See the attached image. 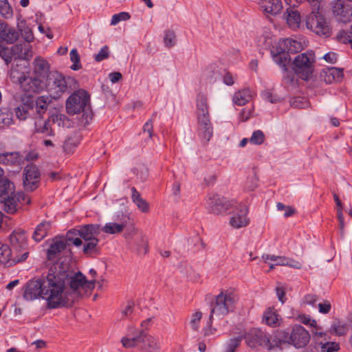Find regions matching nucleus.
<instances>
[{
	"instance_id": "nucleus-16",
	"label": "nucleus",
	"mask_w": 352,
	"mask_h": 352,
	"mask_svg": "<svg viewBox=\"0 0 352 352\" xmlns=\"http://www.w3.org/2000/svg\"><path fill=\"white\" fill-rule=\"evenodd\" d=\"M66 118V116L63 114H53L45 120L43 124H36L35 130L36 132L42 133L46 136H54V131L52 129V124L58 123L60 126Z\"/></svg>"
},
{
	"instance_id": "nucleus-57",
	"label": "nucleus",
	"mask_w": 352,
	"mask_h": 352,
	"mask_svg": "<svg viewBox=\"0 0 352 352\" xmlns=\"http://www.w3.org/2000/svg\"><path fill=\"white\" fill-rule=\"evenodd\" d=\"M277 209L280 211H284V216L288 217L294 214L295 210L290 206H285L283 204L278 202L276 205Z\"/></svg>"
},
{
	"instance_id": "nucleus-33",
	"label": "nucleus",
	"mask_w": 352,
	"mask_h": 352,
	"mask_svg": "<svg viewBox=\"0 0 352 352\" xmlns=\"http://www.w3.org/2000/svg\"><path fill=\"white\" fill-rule=\"evenodd\" d=\"M127 220L122 219L120 222H109L101 228V230L107 234H116L122 232L126 227Z\"/></svg>"
},
{
	"instance_id": "nucleus-35",
	"label": "nucleus",
	"mask_w": 352,
	"mask_h": 352,
	"mask_svg": "<svg viewBox=\"0 0 352 352\" xmlns=\"http://www.w3.org/2000/svg\"><path fill=\"white\" fill-rule=\"evenodd\" d=\"M21 157L17 152H7L0 154V164L6 165H19Z\"/></svg>"
},
{
	"instance_id": "nucleus-5",
	"label": "nucleus",
	"mask_w": 352,
	"mask_h": 352,
	"mask_svg": "<svg viewBox=\"0 0 352 352\" xmlns=\"http://www.w3.org/2000/svg\"><path fill=\"white\" fill-rule=\"evenodd\" d=\"M90 96L87 91L80 89L72 94L67 100L66 109L69 114L74 115L82 112V121L88 124L92 118L90 107Z\"/></svg>"
},
{
	"instance_id": "nucleus-15",
	"label": "nucleus",
	"mask_w": 352,
	"mask_h": 352,
	"mask_svg": "<svg viewBox=\"0 0 352 352\" xmlns=\"http://www.w3.org/2000/svg\"><path fill=\"white\" fill-rule=\"evenodd\" d=\"M10 242L11 245V250L14 255H19L27 252L26 248V236L25 231L21 229L14 230L10 236Z\"/></svg>"
},
{
	"instance_id": "nucleus-56",
	"label": "nucleus",
	"mask_w": 352,
	"mask_h": 352,
	"mask_svg": "<svg viewBox=\"0 0 352 352\" xmlns=\"http://www.w3.org/2000/svg\"><path fill=\"white\" fill-rule=\"evenodd\" d=\"M202 314L201 311H196L194 313L192 316L191 320H190V324L192 326V328L195 331H197L199 329V323L201 319Z\"/></svg>"
},
{
	"instance_id": "nucleus-27",
	"label": "nucleus",
	"mask_w": 352,
	"mask_h": 352,
	"mask_svg": "<svg viewBox=\"0 0 352 352\" xmlns=\"http://www.w3.org/2000/svg\"><path fill=\"white\" fill-rule=\"evenodd\" d=\"M259 4L264 12L272 15L280 13L283 9L281 0H260Z\"/></svg>"
},
{
	"instance_id": "nucleus-10",
	"label": "nucleus",
	"mask_w": 352,
	"mask_h": 352,
	"mask_svg": "<svg viewBox=\"0 0 352 352\" xmlns=\"http://www.w3.org/2000/svg\"><path fill=\"white\" fill-rule=\"evenodd\" d=\"M208 211L215 215H223L232 208V204L225 197L216 194L208 195L206 199Z\"/></svg>"
},
{
	"instance_id": "nucleus-36",
	"label": "nucleus",
	"mask_w": 352,
	"mask_h": 352,
	"mask_svg": "<svg viewBox=\"0 0 352 352\" xmlns=\"http://www.w3.org/2000/svg\"><path fill=\"white\" fill-rule=\"evenodd\" d=\"M252 97V91L249 89H243L234 94L232 100L236 104L242 106L250 101Z\"/></svg>"
},
{
	"instance_id": "nucleus-50",
	"label": "nucleus",
	"mask_w": 352,
	"mask_h": 352,
	"mask_svg": "<svg viewBox=\"0 0 352 352\" xmlns=\"http://www.w3.org/2000/svg\"><path fill=\"white\" fill-rule=\"evenodd\" d=\"M332 329L336 335L340 336L346 334L347 331V327L344 322L337 321L333 324Z\"/></svg>"
},
{
	"instance_id": "nucleus-3",
	"label": "nucleus",
	"mask_w": 352,
	"mask_h": 352,
	"mask_svg": "<svg viewBox=\"0 0 352 352\" xmlns=\"http://www.w3.org/2000/svg\"><path fill=\"white\" fill-rule=\"evenodd\" d=\"M30 203V199L23 192L15 193L14 185L6 177H0V204L3 210L10 214H15L19 204Z\"/></svg>"
},
{
	"instance_id": "nucleus-31",
	"label": "nucleus",
	"mask_w": 352,
	"mask_h": 352,
	"mask_svg": "<svg viewBox=\"0 0 352 352\" xmlns=\"http://www.w3.org/2000/svg\"><path fill=\"white\" fill-rule=\"evenodd\" d=\"M280 317L274 307L267 308L263 313L262 322L270 327H278Z\"/></svg>"
},
{
	"instance_id": "nucleus-63",
	"label": "nucleus",
	"mask_w": 352,
	"mask_h": 352,
	"mask_svg": "<svg viewBox=\"0 0 352 352\" xmlns=\"http://www.w3.org/2000/svg\"><path fill=\"white\" fill-rule=\"evenodd\" d=\"M299 321L302 323L310 325L311 327H314L316 324V321L315 320H311L310 316L309 315L302 314L298 316Z\"/></svg>"
},
{
	"instance_id": "nucleus-55",
	"label": "nucleus",
	"mask_w": 352,
	"mask_h": 352,
	"mask_svg": "<svg viewBox=\"0 0 352 352\" xmlns=\"http://www.w3.org/2000/svg\"><path fill=\"white\" fill-rule=\"evenodd\" d=\"M331 75V71H329L328 68L324 69L320 74V80L324 82L326 84H331L334 82V77Z\"/></svg>"
},
{
	"instance_id": "nucleus-18",
	"label": "nucleus",
	"mask_w": 352,
	"mask_h": 352,
	"mask_svg": "<svg viewBox=\"0 0 352 352\" xmlns=\"http://www.w3.org/2000/svg\"><path fill=\"white\" fill-rule=\"evenodd\" d=\"M144 330L134 329L121 340V343L124 348L140 347L144 336Z\"/></svg>"
},
{
	"instance_id": "nucleus-64",
	"label": "nucleus",
	"mask_w": 352,
	"mask_h": 352,
	"mask_svg": "<svg viewBox=\"0 0 352 352\" xmlns=\"http://www.w3.org/2000/svg\"><path fill=\"white\" fill-rule=\"evenodd\" d=\"M302 300L305 304L314 305L318 300V296L315 294H308L304 296Z\"/></svg>"
},
{
	"instance_id": "nucleus-6",
	"label": "nucleus",
	"mask_w": 352,
	"mask_h": 352,
	"mask_svg": "<svg viewBox=\"0 0 352 352\" xmlns=\"http://www.w3.org/2000/svg\"><path fill=\"white\" fill-rule=\"evenodd\" d=\"M237 300L236 296L232 292H221L218 294L215 300L211 304V313L209 317V326L211 325L214 316L222 318L229 312L234 311L235 303Z\"/></svg>"
},
{
	"instance_id": "nucleus-60",
	"label": "nucleus",
	"mask_w": 352,
	"mask_h": 352,
	"mask_svg": "<svg viewBox=\"0 0 352 352\" xmlns=\"http://www.w3.org/2000/svg\"><path fill=\"white\" fill-rule=\"evenodd\" d=\"M338 344L335 342H326L321 346V352H334L338 350Z\"/></svg>"
},
{
	"instance_id": "nucleus-8",
	"label": "nucleus",
	"mask_w": 352,
	"mask_h": 352,
	"mask_svg": "<svg viewBox=\"0 0 352 352\" xmlns=\"http://www.w3.org/2000/svg\"><path fill=\"white\" fill-rule=\"evenodd\" d=\"M244 338L247 344L251 348L259 345L270 350L278 346L280 344V342L259 329L251 331L244 336Z\"/></svg>"
},
{
	"instance_id": "nucleus-39",
	"label": "nucleus",
	"mask_w": 352,
	"mask_h": 352,
	"mask_svg": "<svg viewBox=\"0 0 352 352\" xmlns=\"http://www.w3.org/2000/svg\"><path fill=\"white\" fill-rule=\"evenodd\" d=\"M273 261L276 266H288L298 270L302 267V263L300 261L286 256H274Z\"/></svg>"
},
{
	"instance_id": "nucleus-32",
	"label": "nucleus",
	"mask_w": 352,
	"mask_h": 352,
	"mask_svg": "<svg viewBox=\"0 0 352 352\" xmlns=\"http://www.w3.org/2000/svg\"><path fill=\"white\" fill-rule=\"evenodd\" d=\"M272 56L274 61L278 64L280 67L283 68L285 71L287 70V65L289 63L291 58L288 52L285 50H281L278 47L276 50L272 51Z\"/></svg>"
},
{
	"instance_id": "nucleus-9",
	"label": "nucleus",
	"mask_w": 352,
	"mask_h": 352,
	"mask_svg": "<svg viewBox=\"0 0 352 352\" xmlns=\"http://www.w3.org/2000/svg\"><path fill=\"white\" fill-rule=\"evenodd\" d=\"M318 10H313L307 16V28L318 35L328 37L331 34V28L326 19Z\"/></svg>"
},
{
	"instance_id": "nucleus-34",
	"label": "nucleus",
	"mask_w": 352,
	"mask_h": 352,
	"mask_svg": "<svg viewBox=\"0 0 352 352\" xmlns=\"http://www.w3.org/2000/svg\"><path fill=\"white\" fill-rule=\"evenodd\" d=\"M50 228L51 223L50 221H44L41 222L35 228L32 239L36 242L42 241L47 235Z\"/></svg>"
},
{
	"instance_id": "nucleus-26",
	"label": "nucleus",
	"mask_w": 352,
	"mask_h": 352,
	"mask_svg": "<svg viewBox=\"0 0 352 352\" xmlns=\"http://www.w3.org/2000/svg\"><path fill=\"white\" fill-rule=\"evenodd\" d=\"M284 17L291 29L296 30L300 28L301 17L300 12L295 8H288L284 13Z\"/></svg>"
},
{
	"instance_id": "nucleus-21",
	"label": "nucleus",
	"mask_w": 352,
	"mask_h": 352,
	"mask_svg": "<svg viewBox=\"0 0 352 352\" xmlns=\"http://www.w3.org/2000/svg\"><path fill=\"white\" fill-rule=\"evenodd\" d=\"M19 37L18 32L8 23L0 21V41L13 43Z\"/></svg>"
},
{
	"instance_id": "nucleus-54",
	"label": "nucleus",
	"mask_w": 352,
	"mask_h": 352,
	"mask_svg": "<svg viewBox=\"0 0 352 352\" xmlns=\"http://www.w3.org/2000/svg\"><path fill=\"white\" fill-rule=\"evenodd\" d=\"M337 38L339 40L340 42L343 43H350L351 46L352 47V33L351 30H350V32H346L344 31L340 32L338 35Z\"/></svg>"
},
{
	"instance_id": "nucleus-40",
	"label": "nucleus",
	"mask_w": 352,
	"mask_h": 352,
	"mask_svg": "<svg viewBox=\"0 0 352 352\" xmlns=\"http://www.w3.org/2000/svg\"><path fill=\"white\" fill-rule=\"evenodd\" d=\"M131 199L133 202L137 206L139 210L142 212L146 213L149 211L148 203L142 198L140 194L138 192L135 187L131 188Z\"/></svg>"
},
{
	"instance_id": "nucleus-43",
	"label": "nucleus",
	"mask_w": 352,
	"mask_h": 352,
	"mask_svg": "<svg viewBox=\"0 0 352 352\" xmlns=\"http://www.w3.org/2000/svg\"><path fill=\"white\" fill-rule=\"evenodd\" d=\"M65 241L72 243L76 247L82 245V241L81 239V234H80V228L69 230L67 232Z\"/></svg>"
},
{
	"instance_id": "nucleus-37",
	"label": "nucleus",
	"mask_w": 352,
	"mask_h": 352,
	"mask_svg": "<svg viewBox=\"0 0 352 352\" xmlns=\"http://www.w3.org/2000/svg\"><path fill=\"white\" fill-rule=\"evenodd\" d=\"M81 140L80 135L76 133L69 135L64 142L63 148L65 153L71 154L78 146Z\"/></svg>"
},
{
	"instance_id": "nucleus-42",
	"label": "nucleus",
	"mask_w": 352,
	"mask_h": 352,
	"mask_svg": "<svg viewBox=\"0 0 352 352\" xmlns=\"http://www.w3.org/2000/svg\"><path fill=\"white\" fill-rule=\"evenodd\" d=\"M197 118L201 116H208L207 98L204 94H198L197 99Z\"/></svg>"
},
{
	"instance_id": "nucleus-45",
	"label": "nucleus",
	"mask_w": 352,
	"mask_h": 352,
	"mask_svg": "<svg viewBox=\"0 0 352 352\" xmlns=\"http://www.w3.org/2000/svg\"><path fill=\"white\" fill-rule=\"evenodd\" d=\"M12 123V114L8 111L0 109V128L9 126Z\"/></svg>"
},
{
	"instance_id": "nucleus-28",
	"label": "nucleus",
	"mask_w": 352,
	"mask_h": 352,
	"mask_svg": "<svg viewBox=\"0 0 352 352\" xmlns=\"http://www.w3.org/2000/svg\"><path fill=\"white\" fill-rule=\"evenodd\" d=\"M199 130L200 135L204 140L208 142L212 135V126L208 116H201L198 118Z\"/></svg>"
},
{
	"instance_id": "nucleus-7",
	"label": "nucleus",
	"mask_w": 352,
	"mask_h": 352,
	"mask_svg": "<svg viewBox=\"0 0 352 352\" xmlns=\"http://www.w3.org/2000/svg\"><path fill=\"white\" fill-rule=\"evenodd\" d=\"M315 56L312 52H305L296 56L293 61L295 74L302 80H308L314 71Z\"/></svg>"
},
{
	"instance_id": "nucleus-22",
	"label": "nucleus",
	"mask_w": 352,
	"mask_h": 352,
	"mask_svg": "<svg viewBox=\"0 0 352 352\" xmlns=\"http://www.w3.org/2000/svg\"><path fill=\"white\" fill-rule=\"evenodd\" d=\"M33 74L34 75L41 77L42 78H46L47 79V76L52 72L50 71V64L49 63L41 56H37L34 60L33 63Z\"/></svg>"
},
{
	"instance_id": "nucleus-46",
	"label": "nucleus",
	"mask_w": 352,
	"mask_h": 352,
	"mask_svg": "<svg viewBox=\"0 0 352 352\" xmlns=\"http://www.w3.org/2000/svg\"><path fill=\"white\" fill-rule=\"evenodd\" d=\"M0 13L6 19L12 16L13 11L8 0H0Z\"/></svg>"
},
{
	"instance_id": "nucleus-62",
	"label": "nucleus",
	"mask_w": 352,
	"mask_h": 352,
	"mask_svg": "<svg viewBox=\"0 0 352 352\" xmlns=\"http://www.w3.org/2000/svg\"><path fill=\"white\" fill-rule=\"evenodd\" d=\"M254 108H244L241 110L239 118L242 122L247 121L252 115Z\"/></svg>"
},
{
	"instance_id": "nucleus-11",
	"label": "nucleus",
	"mask_w": 352,
	"mask_h": 352,
	"mask_svg": "<svg viewBox=\"0 0 352 352\" xmlns=\"http://www.w3.org/2000/svg\"><path fill=\"white\" fill-rule=\"evenodd\" d=\"M248 208L245 205H240L232 210L229 224L234 229L247 227L250 222L248 217Z\"/></svg>"
},
{
	"instance_id": "nucleus-13",
	"label": "nucleus",
	"mask_w": 352,
	"mask_h": 352,
	"mask_svg": "<svg viewBox=\"0 0 352 352\" xmlns=\"http://www.w3.org/2000/svg\"><path fill=\"white\" fill-rule=\"evenodd\" d=\"M23 186L26 190L33 191L38 186L40 173L38 168L32 164L25 166L23 171Z\"/></svg>"
},
{
	"instance_id": "nucleus-20",
	"label": "nucleus",
	"mask_w": 352,
	"mask_h": 352,
	"mask_svg": "<svg viewBox=\"0 0 352 352\" xmlns=\"http://www.w3.org/2000/svg\"><path fill=\"white\" fill-rule=\"evenodd\" d=\"M23 84V91L30 93L40 92L45 87L43 78L35 75L34 76H28Z\"/></svg>"
},
{
	"instance_id": "nucleus-12",
	"label": "nucleus",
	"mask_w": 352,
	"mask_h": 352,
	"mask_svg": "<svg viewBox=\"0 0 352 352\" xmlns=\"http://www.w3.org/2000/svg\"><path fill=\"white\" fill-rule=\"evenodd\" d=\"M331 10L338 21L346 23L351 21L352 8L344 1H332L331 3Z\"/></svg>"
},
{
	"instance_id": "nucleus-44",
	"label": "nucleus",
	"mask_w": 352,
	"mask_h": 352,
	"mask_svg": "<svg viewBox=\"0 0 352 352\" xmlns=\"http://www.w3.org/2000/svg\"><path fill=\"white\" fill-rule=\"evenodd\" d=\"M10 79L14 83L20 85L21 87H23V83L25 81L28 76L27 74L21 72L18 69L14 68L10 71Z\"/></svg>"
},
{
	"instance_id": "nucleus-58",
	"label": "nucleus",
	"mask_w": 352,
	"mask_h": 352,
	"mask_svg": "<svg viewBox=\"0 0 352 352\" xmlns=\"http://www.w3.org/2000/svg\"><path fill=\"white\" fill-rule=\"evenodd\" d=\"M318 311L322 314H328L331 309V305L327 300H324L322 302H320L318 305Z\"/></svg>"
},
{
	"instance_id": "nucleus-41",
	"label": "nucleus",
	"mask_w": 352,
	"mask_h": 352,
	"mask_svg": "<svg viewBox=\"0 0 352 352\" xmlns=\"http://www.w3.org/2000/svg\"><path fill=\"white\" fill-rule=\"evenodd\" d=\"M15 113L16 116L21 120H25L34 114L32 109H30L28 99L16 109Z\"/></svg>"
},
{
	"instance_id": "nucleus-1",
	"label": "nucleus",
	"mask_w": 352,
	"mask_h": 352,
	"mask_svg": "<svg viewBox=\"0 0 352 352\" xmlns=\"http://www.w3.org/2000/svg\"><path fill=\"white\" fill-rule=\"evenodd\" d=\"M57 268L54 264L50 267L45 278L32 279L23 287V298L27 300L43 298L50 309L61 307L65 301L61 296V278L54 275Z\"/></svg>"
},
{
	"instance_id": "nucleus-24",
	"label": "nucleus",
	"mask_w": 352,
	"mask_h": 352,
	"mask_svg": "<svg viewBox=\"0 0 352 352\" xmlns=\"http://www.w3.org/2000/svg\"><path fill=\"white\" fill-rule=\"evenodd\" d=\"M12 56L21 60H29L32 56L31 47L28 43L16 44L11 49Z\"/></svg>"
},
{
	"instance_id": "nucleus-53",
	"label": "nucleus",
	"mask_w": 352,
	"mask_h": 352,
	"mask_svg": "<svg viewBox=\"0 0 352 352\" xmlns=\"http://www.w3.org/2000/svg\"><path fill=\"white\" fill-rule=\"evenodd\" d=\"M109 49L107 45L103 46L99 52L95 55L94 59L96 62H100L104 59H107L109 56Z\"/></svg>"
},
{
	"instance_id": "nucleus-30",
	"label": "nucleus",
	"mask_w": 352,
	"mask_h": 352,
	"mask_svg": "<svg viewBox=\"0 0 352 352\" xmlns=\"http://www.w3.org/2000/svg\"><path fill=\"white\" fill-rule=\"evenodd\" d=\"M278 47L280 50L288 52V54H295L302 50L301 43L292 38H285L280 41Z\"/></svg>"
},
{
	"instance_id": "nucleus-14",
	"label": "nucleus",
	"mask_w": 352,
	"mask_h": 352,
	"mask_svg": "<svg viewBox=\"0 0 352 352\" xmlns=\"http://www.w3.org/2000/svg\"><path fill=\"white\" fill-rule=\"evenodd\" d=\"M28 252H23L21 256L14 255L8 245L0 243V264L10 266L13 264L25 261L28 256Z\"/></svg>"
},
{
	"instance_id": "nucleus-19",
	"label": "nucleus",
	"mask_w": 352,
	"mask_h": 352,
	"mask_svg": "<svg viewBox=\"0 0 352 352\" xmlns=\"http://www.w3.org/2000/svg\"><path fill=\"white\" fill-rule=\"evenodd\" d=\"M30 102V109L32 112H35L38 117H41L47 111L51 99L48 96H41L35 100L33 98H28Z\"/></svg>"
},
{
	"instance_id": "nucleus-29",
	"label": "nucleus",
	"mask_w": 352,
	"mask_h": 352,
	"mask_svg": "<svg viewBox=\"0 0 352 352\" xmlns=\"http://www.w3.org/2000/svg\"><path fill=\"white\" fill-rule=\"evenodd\" d=\"M141 349L146 352H159L161 349L160 342L157 338L144 332Z\"/></svg>"
},
{
	"instance_id": "nucleus-38",
	"label": "nucleus",
	"mask_w": 352,
	"mask_h": 352,
	"mask_svg": "<svg viewBox=\"0 0 352 352\" xmlns=\"http://www.w3.org/2000/svg\"><path fill=\"white\" fill-rule=\"evenodd\" d=\"M98 243V239L84 241V243H82V252L89 256H92L93 255L98 254L100 252V247Z\"/></svg>"
},
{
	"instance_id": "nucleus-51",
	"label": "nucleus",
	"mask_w": 352,
	"mask_h": 352,
	"mask_svg": "<svg viewBox=\"0 0 352 352\" xmlns=\"http://www.w3.org/2000/svg\"><path fill=\"white\" fill-rule=\"evenodd\" d=\"M242 338V336H238L230 339L227 344L226 352H234L235 349L239 346Z\"/></svg>"
},
{
	"instance_id": "nucleus-17",
	"label": "nucleus",
	"mask_w": 352,
	"mask_h": 352,
	"mask_svg": "<svg viewBox=\"0 0 352 352\" xmlns=\"http://www.w3.org/2000/svg\"><path fill=\"white\" fill-rule=\"evenodd\" d=\"M310 340L309 332L302 326H294L290 335V340L296 348H302L306 346Z\"/></svg>"
},
{
	"instance_id": "nucleus-48",
	"label": "nucleus",
	"mask_w": 352,
	"mask_h": 352,
	"mask_svg": "<svg viewBox=\"0 0 352 352\" xmlns=\"http://www.w3.org/2000/svg\"><path fill=\"white\" fill-rule=\"evenodd\" d=\"M265 140V135L263 132L261 130H257L253 132L251 138L249 141L251 144L260 145Z\"/></svg>"
},
{
	"instance_id": "nucleus-2",
	"label": "nucleus",
	"mask_w": 352,
	"mask_h": 352,
	"mask_svg": "<svg viewBox=\"0 0 352 352\" xmlns=\"http://www.w3.org/2000/svg\"><path fill=\"white\" fill-rule=\"evenodd\" d=\"M54 267L57 268L54 275L62 280L61 296L65 302L61 307L72 306L82 296L87 289L91 290L94 288L95 280H87L80 272L73 275L68 263L58 261L54 263Z\"/></svg>"
},
{
	"instance_id": "nucleus-25",
	"label": "nucleus",
	"mask_w": 352,
	"mask_h": 352,
	"mask_svg": "<svg viewBox=\"0 0 352 352\" xmlns=\"http://www.w3.org/2000/svg\"><path fill=\"white\" fill-rule=\"evenodd\" d=\"M101 227L99 224H86L80 226V234H81L82 241L98 239Z\"/></svg>"
},
{
	"instance_id": "nucleus-4",
	"label": "nucleus",
	"mask_w": 352,
	"mask_h": 352,
	"mask_svg": "<svg viewBox=\"0 0 352 352\" xmlns=\"http://www.w3.org/2000/svg\"><path fill=\"white\" fill-rule=\"evenodd\" d=\"M78 87V82L71 76L65 77L58 72H52L47 76L45 88L50 98L57 100L64 94L70 93Z\"/></svg>"
},
{
	"instance_id": "nucleus-49",
	"label": "nucleus",
	"mask_w": 352,
	"mask_h": 352,
	"mask_svg": "<svg viewBox=\"0 0 352 352\" xmlns=\"http://www.w3.org/2000/svg\"><path fill=\"white\" fill-rule=\"evenodd\" d=\"M70 59L74 64L70 67L73 70H78L81 68L80 63V56L76 49H72L70 52Z\"/></svg>"
},
{
	"instance_id": "nucleus-59",
	"label": "nucleus",
	"mask_w": 352,
	"mask_h": 352,
	"mask_svg": "<svg viewBox=\"0 0 352 352\" xmlns=\"http://www.w3.org/2000/svg\"><path fill=\"white\" fill-rule=\"evenodd\" d=\"M290 102L291 105L296 108L303 109L308 106L307 101L301 98H293Z\"/></svg>"
},
{
	"instance_id": "nucleus-23",
	"label": "nucleus",
	"mask_w": 352,
	"mask_h": 352,
	"mask_svg": "<svg viewBox=\"0 0 352 352\" xmlns=\"http://www.w3.org/2000/svg\"><path fill=\"white\" fill-rule=\"evenodd\" d=\"M66 241L64 239L56 237L47 251V258L54 260L58 257L61 252L66 248Z\"/></svg>"
},
{
	"instance_id": "nucleus-47",
	"label": "nucleus",
	"mask_w": 352,
	"mask_h": 352,
	"mask_svg": "<svg viewBox=\"0 0 352 352\" xmlns=\"http://www.w3.org/2000/svg\"><path fill=\"white\" fill-rule=\"evenodd\" d=\"M164 43L166 47L170 48L175 45L176 35L174 31L167 30L165 32Z\"/></svg>"
},
{
	"instance_id": "nucleus-61",
	"label": "nucleus",
	"mask_w": 352,
	"mask_h": 352,
	"mask_svg": "<svg viewBox=\"0 0 352 352\" xmlns=\"http://www.w3.org/2000/svg\"><path fill=\"white\" fill-rule=\"evenodd\" d=\"M21 36L25 41V43H28L32 42L34 40V35L30 29L28 28H25L21 30Z\"/></svg>"
},
{
	"instance_id": "nucleus-52",
	"label": "nucleus",
	"mask_w": 352,
	"mask_h": 352,
	"mask_svg": "<svg viewBox=\"0 0 352 352\" xmlns=\"http://www.w3.org/2000/svg\"><path fill=\"white\" fill-rule=\"evenodd\" d=\"M130 14L125 12L114 14L111 18V25H115L122 21H127L130 19Z\"/></svg>"
}]
</instances>
